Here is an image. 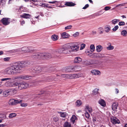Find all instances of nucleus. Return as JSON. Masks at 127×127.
Returning a JSON list of instances; mask_svg holds the SVG:
<instances>
[{
  "mask_svg": "<svg viewBox=\"0 0 127 127\" xmlns=\"http://www.w3.org/2000/svg\"><path fill=\"white\" fill-rule=\"evenodd\" d=\"M31 70L33 73L37 74L40 72L42 69L40 67L38 66L33 68L31 69Z\"/></svg>",
  "mask_w": 127,
  "mask_h": 127,
  "instance_id": "nucleus-11",
  "label": "nucleus"
},
{
  "mask_svg": "<svg viewBox=\"0 0 127 127\" xmlns=\"http://www.w3.org/2000/svg\"><path fill=\"white\" fill-rule=\"evenodd\" d=\"M23 8L21 7H20L19 8V11H23Z\"/></svg>",
  "mask_w": 127,
  "mask_h": 127,
  "instance_id": "nucleus-60",
  "label": "nucleus"
},
{
  "mask_svg": "<svg viewBox=\"0 0 127 127\" xmlns=\"http://www.w3.org/2000/svg\"><path fill=\"white\" fill-rule=\"evenodd\" d=\"M85 107V109L86 110L88 111L90 113L92 112V110L90 106H89L88 105H86Z\"/></svg>",
  "mask_w": 127,
  "mask_h": 127,
  "instance_id": "nucleus-21",
  "label": "nucleus"
},
{
  "mask_svg": "<svg viewBox=\"0 0 127 127\" xmlns=\"http://www.w3.org/2000/svg\"><path fill=\"white\" fill-rule=\"evenodd\" d=\"M96 33V32L95 31H93L92 32V34H95Z\"/></svg>",
  "mask_w": 127,
  "mask_h": 127,
  "instance_id": "nucleus-61",
  "label": "nucleus"
},
{
  "mask_svg": "<svg viewBox=\"0 0 127 127\" xmlns=\"http://www.w3.org/2000/svg\"><path fill=\"white\" fill-rule=\"evenodd\" d=\"M17 114L15 113H10L8 117L10 118H12L13 117L16 116Z\"/></svg>",
  "mask_w": 127,
  "mask_h": 127,
  "instance_id": "nucleus-35",
  "label": "nucleus"
},
{
  "mask_svg": "<svg viewBox=\"0 0 127 127\" xmlns=\"http://www.w3.org/2000/svg\"><path fill=\"white\" fill-rule=\"evenodd\" d=\"M98 31L99 34L102 33L104 31L102 27H100L98 28Z\"/></svg>",
  "mask_w": 127,
  "mask_h": 127,
  "instance_id": "nucleus-39",
  "label": "nucleus"
},
{
  "mask_svg": "<svg viewBox=\"0 0 127 127\" xmlns=\"http://www.w3.org/2000/svg\"><path fill=\"white\" fill-rule=\"evenodd\" d=\"M92 52H93L91 51V50H87L85 51L86 53L87 54V55L90 56L92 54Z\"/></svg>",
  "mask_w": 127,
  "mask_h": 127,
  "instance_id": "nucleus-36",
  "label": "nucleus"
},
{
  "mask_svg": "<svg viewBox=\"0 0 127 127\" xmlns=\"http://www.w3.org/2000/svg\"><path fill=\"white\" fill-rule=\"evenodd\" d=\"M20 21V23H21V24L22 25H23V24H25V22L24 21V20H23L22 21Z\"/></svg>",
  "mask_w": 127,
  "mask_h": 127,
  "instance_id": "nucleus-56",
  "label": "nucleus"
},
{
  "mask_svg": "<svg viewBox=\"0 0 127 127\" xmlns=\"http://www.w3.org/2000/svg\"><path fill=\"white\" fill-rule=\"evenodd\" d=\"M3 52L2 51H0V55H1L3 54Z\"/></svg>",
  "mask_w": 127,
  "mask_h": 127,
  "instance_id": "nucleus-64",
  "label": "nucleus"
},
{
  "mask_svg": "<svg viewBox=\"0 0 127 127\" xmlns=\"http://www.w3.org/2000/svg\"><path fill=\"white\" fill-rule=\"evenodd\" d=\"M93 121L95 123V122H96V120L95 118H93Z\"/></svg>",
  "mask_w": 127,
  "mask_h": 127,
  "instance_id": "nucleus-58",
  "label": "nucleus"
},
{
  "mask_svg": "<svg viewBox=\"0 0 127 127\" xmlns=\"http://www.w3.org/2000/svg\"><path fill=\"white\" fill-rule=\"evenodd\" d=\"M11 78H7L2 79H1V81H7L8 80H11Z\"/></svg>",
  "mask_w": 127,
  "mask_h": 127,
  "instance_id": "nucleus-42",
  "label": "nucleus"
},
{
  "mask_svg": "<svg viewBox=\"0 0 127 127\" xmlns=\"http://www.w3.org/2000/svg\"><path fill=\"white\" fill-rule=\"evenodd\" d=\"M109 45L108 47H106V49L107 50H113L114 49L113 46L111 45V44L109 43Z\"/></svg>",
  "mask_w": 127,
  "mask_h": 127,
  "instance_id": "nucleus-31",
  "label": "nucleus"
},
{
  "mask_svg": "<svg viewBox=\"0 0 127 127\" xmlns=\"http://www.w3.org/2000/svg\"><path fill=\"white\" fill-rule=\"evenodd\" d=\"M62 37L63 38H67L70 36V35L66 32H64L62 34Z\"/></svg>",
  "mask_w": 127,
  "mask_h": 127,
  "instance_id": "nucleus-22",
  "label": "nucleus"
},
{
  "mask_svg": "<svg viewBox=\"0 0 127 127\" xmlns=\"http://www.w3.org/2000/svg\"><path fill=\"white\" fill-rule=\"evenodd\" d=\"M19 71L21 68L28 65L30 64L29 61H22L18 63H16Z\"/></svg>",
  "mask_w": 127,
  "mask_h": 127,
  "instance_id": "nucleus-5",
  "label": "nucleus"
},
{
  "mask_svg": "<svg viewBox=\"0 0 127 127\" xmlns=\"http://www.w3.org/2000/svg\"><path fill=\"white\" fill-rule=\"evenodd\" d=\"M22 51H24L25 52H31V51L28 48L26 47H24L14 50L13 52H16Z\"/></svg>",
  "mask_w": 127,
  "mask_h": 127,
  "instance_id": "nucleus-8",
  "label": "nucleus"
},
{
  "mask_svg": "<svg viewBox=\"0 0 127 127\" xmlns=\"http://www.w3.org/2000/svg\"><path fill=\"white\" fill-rule=\"evenodd\" d=\"M118 104L117 102H114L112 105V108L113 110H115L117 108Z\"/></svg>",
  "mask_w": 127,
  "mask_h": 127,
  "instance_id": "nucleus-20",
  "label": "nucleus"
},
{
  "mask_svg": "<svg viewBox=\"0 0 127 127\" xmlns=\"http://www.w3.org/2000/svg\"><path fill=\"white\" fill-rule=\"evenodd\" d=\"M85 44H82L81 45V47L80 48V50H82L84 48L85 46Z\"/></svg>",
  "mask_w": 127,
  "mask_h": 127,
  "instance_id": "nucleus-45",
  "label": "nucleus"
},
{
  "mask_svg": "<svg viewBox=\"0 0 127 127\" xmlns=\"http://www.w3.org/2000/svg\"><path fill=\"white\" fill-rule=\"evenodd\" d=\"M115 92L116 94H118L119 93V91L118 89H115Z\"/></svg>",
  "mask_w": 127,
  "mask_h": 127,
  "instance_id": "nucleus-57",
  "label": "nucleus"
},
{
  "mask_svg": "<svg viewBox=\"0 0 127 127\" xmlns=\"http://www.w3.org/2000/svg\"><path fill=\"white\" fill-rule=\"evenodd\" d=\"M111 122L113 124H119L120 122L119 120L115 117H112L111 118Z\"/></svg>",
  "mask_w": 127,
  "mask_h": 127,
  "instance_id": "nucleus-13",
  "label": "nucleus"
},
{
  "mask_svg": "<svg viewBox=\"0 0 127 127\" xmlns=\"http://www.w3.org/2000/svg\"><path fill=\"white\" fill-rule=\"evenodd\" d=\"M49 3L54 4L58 3V1H49L48 2Z\"/></svg>",
  "mask_w": 127,
  "mask_h": 127,
  "instance_id": "nucleus-52",
  "label": "nucleus"
},
{
  "mask_svg": "<svg viewBox=\"0 0 127 127\" xmlns=\"http://www.w3.org/2000/svg\"><path fill=\"white\" fill-rule=\"evenodd\" d=\"M61 77L66 78H69V74H62L61 75Z\"/></svg>",
  "mask_w": 127,
  "mask_h": 127,
  "instance_id": "nucleus-37",
  "label": "nucleus"
},
{
  "mask_svg": "<svg viewBox=\"0 0 127 127\" xmlns=\"http://www.w3.org/2000/svg\"><path fill=\"white\" fill-rule=\"evenodd\" d=\"M79 34V33L78 32H76L73 34V36L75 37L77 36Z\"/></svg>",
  "mask_w": 127,
  "mask_h": 127,
  "instance_id": "nucleus-49",
  "label": "nucleus"
},
{
  "mask_svg": "<svg viewBox=\"0 0 127 127\" xmlns=\"http://www.w3.org/2000/svg\"><path fill=\"white\" fill-rule=\"evenodd\" d=\"M12 92V91L10 90H6L3 92V95L4 97H6L9 95H11V94Z\"/></svg>",
  "mask_w": 127,
  "mask_h": 127,
  "instance_id": "nucleus-15",
  "label": "nucleus"
},
{
  "mask_svg": "<svg viewBox=\"0 0 127 127\" xmlns=\"http://www.w3.org/2000/svg\"><path fill=\"white\" fill-rule=\"evenodd\" d=\"M76 119V117L75 115H73L70 119V121L73 124H74Z\"/></svg>",
  "mask_w": 127,
  "mask_h": 127,
  "instance_id": "nucleus-26",
  "label": "nucleus"
},
{
  "mask_svg": "<svg viewBox=\"0 0 127 127\" xmlns=\"http://www.w3.org/2000/svg\"><path fill=\"white\" fill-rule=\"evenodd\" d=\"M1 21L3 25H7L10 24V19L9 18H4L1 19Z\"/></svg>",
  "mask_w": 127,
  "mask_h": 127,
  "instance_id": "nucleus-9",
  "label": "nucleus"
},
{
  "mask_svg": "<svg viewBox=\"0 0 127 127\" xmlns=\"http://www.w3.org/2000/svg\"><path fill=\"white\" fill-rule=\"evenodd\" d=\"M99 103L102 106L105 107L106 105L105 101L102 99H100L98 101Z\"/></svg>",
  "mask_w": 127,
  "mask_h": 127,
  "instance_id": "nucleus-19",
  "label": "nucleus"
},
{
  "mask_svg": "<svg viewBox=\"0 0 127 127\" xmlns=\"http://www.w3.org/2000/svg\"><path fill=\"white\" fill-rule=\"evenodd\" d=\"M21 106L22 107H26L27 105V104L26 103H23L21 104Z\"/></svg>",
  "mask_w": 127,
  "mask_h": 127,
  "instance_id": "nucleus-51",
  "label": "nucleus"
},
{
  "mask_svg": "<svg viewBox=\"0 0 127 127\" xmlns=\"http://www.w3.org/2000/svg\"><path fill=\"white\" fill-rule=\"evenodd\" d=\"M71 69H72L73 71L77 69V68L78 67V66H71Z\"/></svg>",
  "mask_w": 127,
  "mask_h": 127,
  "instance_id": "nucleus-43",
  "label": "nucleus"
},
{
  "mask_svg": "<svg viewBox=\"0 0 127 127\" xmlns=\"http://www.w3.org/2000/svg\"><path fill=\"white\" fill-rule=\"evenodd\" d=\"M65 71L67 72L73 71L71 66L66 67L65 69Z\"/></svg>",
  "mask_w": 127,
  "mask_h": 127,
  "instance_id": "nucleus-34",
  "label": "nucleus"
},
{
  "mask_svg": "<svg viewBox=\"0 0 127 127\" xmlns=\"http://www.w3.org/2000/svg\"><path fill=\"white\" fill-rule=\"evenodd\" d=\"M82 103V101L79 100H77L75 103L76 105L77 106H80Z\"/></svg>",
  "mask_w": 127,
  "mask_h": 127,
  "instance_id": "nucleus-32",
  "label": "nucleus"
},
{
  "mask_svg": "<svg viewBox=\"0 0 127 127\" xmlns=\"http://www.w3.org/2000/svg\"><path fill=\"white\" fill-rule=\"evenodd\" d=\"M10 59V58L9 57H6L4 58L3 59L4 61L5 62H7L9 61Z\"/></svg>",
  "mask_w": 127,
  "mask_h": 127,
  "instance_id": "nucleus-50",
  "label": "nucleus"
},
{
  "mask_svg": "<svg viewBox=\"0 0 127 127\" xmlns=\"http://www.w3.org/2000/svg\"><path fill=\"white\" fill-rule=\"evenodd\" d=\"M99 89H95L93 91V93L94 95H96L98 93Z\"/></svg>",
  "mask_w": 127,
  "mask_h": 127,
  "instance_id": "nucleus-41",
  "label": "nucleus"
},
{
  "mask_svg": "<svg viewBox=\"0 0 127 127\" xmlns=\"http://www.w3.org/2000/svg\"><path fill=\"white\" fill-rule=\"evenodd\" d=\"M103 47L99 45L96 46V50L97 52H100L102 49Z\"/></svg>",
  "mask_w": 127,
  "mask_h": 127,
  "instance_id": "nucleus-24",
  "label": "nucleus"
},
{
  "mask_svg": "<svg viewBox=\"0 0 127 127\" xmlns=\"http://www.w3.org/2000/svg\"><path fill=\"white\" fill-rule=\"evenodd\" d=\"M90 49L91 51L94 52L95 49V46L93 44H92L90 46Z\"/></svg>",
  "mask_w": 127,
  "mask_h": 127,
  "instance_id": "nucleus-40",
  "label": "nucleus"
},
{
  "mask_svg": "<svg viewBox=\"0 0 127 127\" xmlns=\"http://www.w3.org/2000/svg\"><path fill=\"white\" fill-rule=\"evenodd\" d=\"M119 27L118 25L115 26L113 29V30L115 32L116 31L118 28Z\"/></svg>",
  "mask_w": 127,
  "mask_h": 127,
  "instance_id": "nucleus-47",
  "label": "nucleus"
},
{
  "mask_svg": "<svg viewBox=\"0 0 127 127\" xmlns=\"http://www.w3.org/2000/svg\"><path fill=\"white\" fill-rule=\"evenodd\" d=\"M1 72L4 74L11 75L15 73H19L20 71L16 63L5 69L2 70Z\"/></svg>",
  "mask_w": 127,
  "mask_h": 127,
  "instance_id": "nucleus-1",
  "label": "nucleus"
},
{
  "mask_svg": "<svg viewBox=\"0 0 127 127\" xmlns=\"http://www.w3.org/2000/svg\"><path fill=\"white\" fill-rule=\"evenodd\" d=\"M64 127H71L70 124L68 122H65L64 125Z\"/></svg>",
  "mask_w": 127,
  "mask_h": 127,
  "instance_id": "nucleus-30",
  "label": "nucleus"
},
{
  "mask_svg": "<svg viewBox=\"0 0 127 127\" xmlns=\"http://www.w3.org/2000/svg\"><path fill=\"white\" fill-rule=\"evenodd\" d=\"M22 101L21 100H15L12 98L9 100V104L10 105H14L17 104L21 103Z\"/></svg>",
  "mask_w": 127,
  "mask_h": 127,
  "instance_id": "nucleus-7",
  "label": "nucleus"
},
{
  "mask_svg": "<svg viewBox=\"0 0 127 127\" xmlns=\"http://www.w3.org/2000/svg\"><path fill=\"white\" fill-rule=\"evenodd\" d=\"M118 25L119 26H124L125 25V23L124 22L121 21L119 22Z\"/></svg>",
  "mask_w": 127,
  "mask_h": 127,
  "instance_id": "nucleus-46",
  "label": "nucleus"
},
{
  "mask_svg": "<svg viewBox=\"0 0 127 127\" xmlns=\"http://www.w3.org/2000/svg\"><path fill=\"white\" fill-rule=\"evenodd\" d=\"M20 17L22 18H23L26 19H29L30 18L31 16L29 14L24 13L20 16Z\"/></svg>",
  "mask_w": 127,
  "mask_h": 127,
  "instance_id": "nucleus-17",
  "label": "nucleus"
},
{
  "mask_svg": "<svg viewBox=\"0 0 127 127\" xmlns=\"http://www.w3.org/2000/svg\"><path fill=\"white\" fill-rule=\"evenodd\" d=\"M87 60L85 61H84V62L83 63V64H87Z\"/></svg>",
  "mask_w": 127,
  "mask_h": 127,
  "instance_id": "nucleus-63",
  "label": "nucleus"
},
{
  "mask_svg": "<svg viewBox=\"0 0 127 127\" xmlns=\"http://www.w3.org/2000/svg\"><path fill=\"white\" fill-rule=\"evenodd\" d=\"M44 57L46 59L51 58L52 57L51 55L49 53H37L32 56V58L34 59H37L40 57L42 58Z\"/></svg>",
  "mask_w": 127,
  "mask_h": 127,
  "instance_id": "nucleus-3",
  "label": "nucleus"
},
{
  "mask_svg": "<svg viewBox=\"0 0 127 127\" xmlns=\"http://www.w3.org/2000/svg\"><path fill=\"white\" fill-rule=\"evenodd\" d=\"M48 4H46L45 3H42L41 5H40V6H42V7H44L45 8H51L52 7L50 6H49L47 5Z\"/></svg>",
  "mask_w": 127,
  "mask_h": 127,
  "instance_id": "nucleus-27",
  "label": "nucleus"
},
{
  "mask_svg": "<svg viewBox=\"0 0 127 127\" xmlns=\"http://www.w3.org/2000/svg\"><path fill=\"white\" fill-rule=\"evenodd\" d=\"M71 50L70 49L69 44L64 45L62 48L57 49L55 51V54L59 53L69 54L70 53Z\"/></svg>",
  "mask_w": 127,
  "mask_h": 127,
  "instance_id": "nucleus-2",
  "label": "nucleus"
},
{
  "mask_svg": "<svg viewBox=\"0 0 127 127\" xmlns=\"http://www.w3.org/2000/svg\"><path fill=\"white\" fill-rule=\"evenodd\" d=\"M17 84V83H13L10 81L6 82L5 84V85L8 87H15V85Z\"/></svg>",
  "mask_w": 127,
  "mask_h": 127,
  "instance_id": "nucleus-12",
  "label": "nucleus"
},
{
  "mask_svg": "<svg viewBox=\"0 0 127 127\" xmlns=\"http://www.w3.org/2000/svg\"><path fill=\"white\" fill-rule=\"evenodd\" d=\"M85 116L86 118L88 119L90 117V115L88 112L86 111V112L85 113Z\"/></svg>",
  "mask_w": 127,
  "mask_h": 127,
  "instance_id": "nucleus-44",
  "label": "nucleus"
},
{
  "mask_svg": "<svg viewBox=\"0 0 127 127\" xmlns=\"http://www.w3.org/2000/svg\"><path fill=\"white\" fill-rule=\"evenodd\" d=\"M89 6V5L88 4H86L85 6L82 9H85L88 8Z\"/></svg>",
  "mask_w": 127,
  "mask_h": 127,
  "instance_id": "nucleus-53",
  "label": "nucleus"
},
{
  "mask_svg": "<svg viewBox=\"0 0 127 127\" xmlns=\"http://www.w3.org/2000/svg\"><path fill=\"white\" fill-rule=\"evenodd\" d=\"M121 34L124 36H126L127 35V31L125 30H123L121 32Z\"/></svg>",
  "mask_w": 127,
  "mask_h": 127,
  "instance_id": "nucleus-29",
  "label": "nucleus"
},
{
  "mask_svg": "<svg viewBox=\"0 0 127 127\" xmlns=\"http://www.w3.org/2000/svg\"><path fill=\"white\" fill-rule=\"evenodd\" d=\"M71 51H77L79 50L78 46L75 43H72L69 44Z\"/></svg>",
  "mask_w": 127,
  "mask_h": 127,
  "instance_id": "nucleus-6",
  "label": "nucleus"
},
{
  "mask_svg": "<svg viewBox=\"0 0 127 127\" xmlns=\"http://www.w3.org/2000/svg\"><path fill=\"white\" fill-rule=\"evenodd\" d=\"M80 77V76L79 74H69V79H76Z\"/></svg>",
  "mask_w": 127,
  "mask_h": 127,
  "instance_id": "nucleus-14",
  "label": "nucleus"
},
{
  "mask_svg": "<svg viewBox=\"0 0 127 127\" xmlns=\"http://www.w3.org/2000/svg\"><path fill=\"white\" fill-rule=\"evenodd\" d=\"M31 21L32 22V24H35V22L34 21H33L32 20V19H31Z\"/></svg>",
  "mask_w": 127,
  "mask_h": 127,
  "instance_id": "nucleus-62",
  "label": "nucleus"
},
{
  "mask_svg": "<svg viewBox=\"0 0 127 127\" xmlns=\"http://www.w3.org/2000/svg\"><path fill=\"white\" fill-rule=\"evenodd\" d=\"M7 0H1V3H3L4 4H5V1Z\"/></svg>",
  "mask_w": 127,
  "mask_h": 127,
  "instance_id": "nucleus-55",
  "label": "nucleus"
},
{
  "mask_svg": "<svg viewBox=\"0 0 127 127\" xmlns=\"http://www.w3.org/2000/svg\"><path fill=\"white\" fill-rule=\"evenodd\" d=\"M111 27L109 25H107L105 26L104 28V31L107 32H109L110 30Z\"/></svg>",
  "mask_w": 127,
  "mask_h": 127,
  "instance_id": "nucleus-23",
  "label": "nucleus"
},
{
  "mask_svg": "<svg viewBox=\"0 0 127 127\" xmlns=\"http://www.w3.org/2000/svg\"><path fill=\"white\" fill-rule=\"evenodd\" d=\"M91 72L93 74L95 75H100L101 73L100 72L97 70H93L91 71Z\"/></svg>",
  "mask_w": 127,
  "mask_h": 127,
  "instance_id": "nucleus-18",
  "label": "nucleus"
},
{
  "mask_svg": "<svg viewBox=\"0 0 127 127\" xmlns=\"http://www.w3.org/2000/svg\"><path fill=\"white\" fill-rule=\"evenodd\" d=\"M119 21V20L117 19H114L112 21V24H115Z\"/></svg>",
  "mask_w": 127,
  "mask_h": 127,
  "instance_id": "nucleus-38",
  "label": "nucleus"
},
{
  "mask_svg": "<svg viewBox=\"0 0 127 127\" xmlns=\"http://www.w3.org/2000/svg\"><path fill=\"white\" fill-rule=\"evenodd\" d=\"M30 77L28 75H20L17 76L15 77L14 78L15 79H18V80H27L30 79L29 77Z\"/></svg>",
  "mask_w": 127,
  "mask_h": 127,
  "instance_id": "nucleus-10",
  "label": "nucleus"
},
{
  "mask_svg": "<svg viewBox=\"0 0 127 127\" xmlns=\"http://www.w3.org/2000/svg\"><path fill=\"white\" fill-rule=\"evenodd\" d=\"M17 83L18 84L15 85L16 89V90H21L26 89L30 87L29 84L28 83L25 82H22Z\"/></svg>",
  "mask_w": 127,
  "mask_h": 127,
  "instance_id": "nucleus-4",
  "label": "nucleus"
},
{
  "mask_svg": "<svg viewBox=\"0 0 127 127\" xmlns=\"http://www.w3.org/2000/svg\"><path fill=\"white\" fill-rule=\"evenodd\" d=\"M72 26L69 25L65 27V30L69 29H71L72 28Z\"/></svg>",
  "mask_w": 127,
  "mask_h": 127,
  "instance_id": "nucleus-48",
  "label": "nucleus"
},
{
  "mask_svg": "<svg viewBox=\"0 0 127 127\" xmlns=\"http://www.w3.org/2000/svg\"><path fill=\"white\" fill-rule=\"evenodd\" d=\"M5 124H0V127H4V126H5Z\"/></svg>",
  "mask_w": 127,
  "mask_h": 127,
  "instance_id": "nucleus-59",
  "label": "nucleus"
},
{
  "mask_svg": "<svg viewBox=\"0 0 127 127\" xmlns=\"http://www.w3.org/2000/svg\"><path fill=\"white\" fill-rule=\"evenodd\" d=\"M110 9V8L108 6H106L104 8V10L105 11H107L109 10Z\"/></svg>",
  "mask_w": 127,
  "mask_h": 127,
  "instance_id": "nucleus-54",
  "label": "nucleus"
},
{
  "mask_svg": "<svg viewBox=\"0 0 127 127\" xmlns=\"http://www.w3.org/2000/svg\"><path fill=\"white\" fill-rule=\"evenodd\" d=\"M65 4L68 6H74L75 4L72 2H66Z\"/></svg>",
  "mask_w": 127,
  "mask_h": 127,
  "instance_id": "nucleus-25",
  "label": "nucleus"
},
{
  "mask_svg": "<svg viewBox=\"0 0 127 127\" xmlns=\"http://www.w3.org/2000/svg\"><path fill=\"white\" fill-rule=\"evenodd\" d=\"M82 58L79 57H76L75 58L74 63H80L82 61Z\"/></svg>",
  "mask_w": 127,
  "mask_h": 127,
  "instance_id": "nucleus-16",
  "label": "nucleus"
},
{
  "mask_svg": "<svg viewBox=\"0 0 127 127\" xmlns=\"http://www.w3.org/2000/svg\"><path fill=\"white\" fill-rule=\"evenodd\" d=\"M59 114H61V116L65 118L66 117V116L67 115V113L65 112H58Z\"/></svg>",
  "mask_w": 127,
  "mask_h": 127,
  "instance_id": "nucleus-33",
  "label": "nucleus"
},
{
  "mask_svg": "<svg viewBox=\"0 0 127 127\" xmlns=\"http://www.w3.org/2000/svg\"><path fill=\"white\" fill-rule=\"evenodd\" d=\"M58 36L57 35L54 34L51 36V38L53 40L55 41L58 39Z\"/></svg>",
  "mask_w": 127,
  "mask_h": 127,
  "instance_id": "nucleus-28",
  "label": "nucleus"
}]
</instances>
